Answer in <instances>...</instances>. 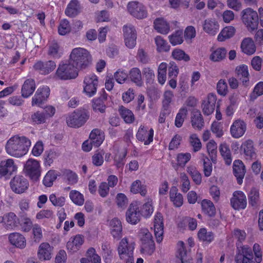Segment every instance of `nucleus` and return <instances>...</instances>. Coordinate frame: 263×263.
I'll return each instance as SVG.
<instances>
[{
    "mask_svg": "<svg viewBox=\"0 0 263 263\" xmlns=\"http://www.w3.org/2000/svg\"><path fill=\"white\" fill-rule=\"evenodd\" d=\"M5 224L7 229H13L17 226L18 218L15 213L10 212L5 215Z\"/></svg>",
    "mask_w": 263,
    "mask_h": 263,
    "instance_id": "nucleus-42",
    "label": "nucleus"
},
{
    "mask_svg": "<svg viewBox=\"0 0 263 263\" xmlns=\"http://www.w3.org/2000/svg\"><path fill=\"white\" fill-rule=\"evenodd\" d=\"M235 32V29L232 26H228L224 28L219 34L217 39L222 42L226 39L232 37Z\"/></svg>",
    "mask_w": 263,
    "mask_h": 263,
    "instance_id": "nucleus-50",
    "label": "nucleus"
},
{
    "mask_svg": "<svg viewBox=\"0 0 263 263\" xmlns=\"http://www.w3.org/2000/svg\"><path fill=\"white\" fill-rule=\"evenodd\" d=\"M227 50L224 48H218L214 50L210 55V59L214 62H218L225 58Z\"/></svg>",
    "mask_w": 263,
    "mask_h": 263,
    "instance_id": "nucleus-52",
    "label": "nucleus"
},
{
    "mask_svg": "<svg viewBox=\"0 0 263 263\" xmlns=\"http://www.w3.org/2000/svg\"><path fill=\"white\" fill-rule=\"evenodd\" d=\"M16 169L13 159L9 158L0 160V178L6 175H11Z\"/></svg>",
    "mask_w": 263,
    "mask_h": 263,
    "instance_id": "nucleus-19",
    "label": "nucleus"
},
{
    "mask_svg": "<svg viewBox=\"0 0 263 263\" xmlns=\"http://www.w3.org/2000/svg\"><path fill=\"white\" fill-rule=\"evenodd\" d=\"M174 95L171 90H166L163 95L162 108L167 112L170 110V107L173 101Z\"/></svg>",
    "mask_w": 263,
    "mask_h": 263,
    "instance_id": "nucleus-47",
    "label": "nucleus"
},
{
    "mask_svg": "<svg viewBox=\"0 0 263 263\" xmlns=\"http://www.w3.org/2000/svg\"><path fill=\"white\" fill-rule=\"evenodd\" d=\"M24 171L26 175L31 180L37 181L41 174V167L40 162L36 160L30 158L25 163Z\"/></svg>",
    "mask_w": 263,
    "mask_h": 263,
    "instance_id": "nucleus-7",
    "label": "nucleus"
},
{
    "mask_svg": "<svg viewBox=\"0 0 263 263\" xmlns=\"http://www.w3.org/2000/svg\"><path fill=\"white\" fill-rule=\"evenodd\" d=\"M84 242V238L81 235H77L73 237H71L67 242L66 247L67 250L71 252H76L79 250Z\"/></svg>",
    "mask_w": 263,
    "mask_h": 263,
    "instance_id": "nucleus-28",
    "label": "nucleus"
},
{
    "mask_svg": "<svg viewBox=\"0 0 263 263\" xmlns=\"http://www.w3.org/2000/svg\"><path fill=\"white\" fill-rule=\"evenodd\" d=\"M170 198L175 207H180L183 203V198L181 194L178 193L176 186H172L170 191Z\"/></svg>",
    "mask_w": 263,
    "mask_h": 263,
    "instance_id": "nucleus-35",
    "label": "nucleus"
},
{
    "mask_svg": "<svg viewBox=\"0 0 263 263\" xmlns=\"http://www.w3.org/2000/svg\"><path fill=\"white\" fill-rule=\"evenodd\" d=\"M189 142L193 147L194 152H197L201 149L202 147L201 142L196 134H193L190 135Z\"/></svg>",
    "mask_w": 263,
    "mask_h": 263,
    "instance_id": "nucleus-61",
    "label": "nucleus"
},
{
    "mask_svg": "<svg viewBox=\"0 0 263 263\" xmlns=\"http://www.w3.org/2000/svg\"><path fill=\"white\" fill-rule=\"evenodd\" d=\"M216 100V95L210 93L206 99L202 101L201 108L204 115L209 116L213 112Z\"/></svg>",
    "mask_w": 263,
    "mask_h": 263,
    "instance_id": "nucleus-23",
    "label": "nucleus"
},
{
    "mask_svg": "<svg viewBox=\"0 0 263 263\" xmlns=\"http://www.w3.org/2000/svg\"><path fill=\"white\" fill-rule=\"evenodd\" d=\"M231 204L235 210L245 209L247 204L246 195L241 191L234 192L231 199Z\"/></svg>",
    "mask_w": 263,
    "mask_h": 263,
    "instance_id": "nucleus-16",
    "label": "nucleus"
},
{
    "mask_svg": "<svg viewBox=\"0 0 263 263\" xmlns=\"http://www.w3.org/2000/svg\"><path fill=\"white\" fill-rule=\"evenodd\" d=\"M53 247L48 242L41 243L37 250V256L41 261L49 260L52 258Z\"/></svg>",
    "mask_w": 263,
    "mask_h": 263,
    "instance_id": "nucleus-17",
    "label": "nucleus"
},
{
    "mask_svg": "<svg viewBox=\"0 0 263 263\" xmlns=\"http://www.w3.org/2000/svg\"><path fill=\"white\" fill-rule=\"evenodd\" d=\"M63 176L67 180L68 183L73 185L77 183L78 177L76 173L70 170H66L63 172Z\"/></svg>",
    "mask_w": 263,
    "mask_h": 263,
    "instance_id": "nucleus-62",
    "label": "nucleus"
},
{
    "mask_svg": "<svg viewBox=\"0 0 263 263\" xmlns=\"http://www.w3.org/2000/svg\"><path fill=\"white\" fill-rule=\"evenodd\" d=\"M9 240L12 245L20 249H23L26 247V238L19 233H11L9 236Z\"/></svg>",
    "mask_w": 263,
    "mask_h": 263,
    "instance_id": "nucleus-31",
    "label": "nucleus"
},
{
    "mask_svg": "<svg viewBox=\"0 0 263 263\" xmlns=\"http://www.w3.org/2000/svg\"><path fill=\"white\" fill-rule=\"evenodd\" d=\"M89 114L85 110H77L66 118L68 126L78 128L82 126L89 119Z\"/></svg>",
    "mask_w": 263,
    "mask_h": 263,
    "instance_id": "nucleus-6",
    "label": "nucleus"
},
{
    "mask_svg": "<svg viewBox=\"0 0 263 263\" xmlns=\"http://www.w3.org/2000/svg\"><path fill=\"white\" fill-rule=\"evenodd\" d=\"M217 144L213 140H210L206 145L207 150L212 161L216 162L217 156Z\"/></svg>",
    "mask_w": 263,
    "mask_h": 263,
    "instance_id": "nucleus-54",
    "label": "nucleus"
},
{
    "mask_svg": "<svg viewBox=\"0 0 263 263\" xmlns=\"http://www.w3.org/2000/svg\"><path fill=\"white\" fill-rule=\"evenodd\" d=\"M168 39L171 44L173 46L182 44L183 42V31L181 30L176 31L168 36Z\"/></svg>",
    "mask_w": 263,
    "mask_h": 263,
    "instance_id": "nucleus-51",
    "label": "nucleus"
},
{
    "mask_svg": "<svg viewBox=\"0 0 263 263\" xmlns=\"http://www.w3.org/2000/svg\"><path fill=\"white\" fill-rule=\"evenodd\" d=\"M172 55L176 60L184 62H188L190 60V56L185 53L183 50L180 49H175L172 52Z\"/></svg>",
    "mask_w": 263,
    "mask_h": 263,
    "instance_id": "nucleus-58",
    "label": "nucleus"
},
{
    "mask_svg": "<svg viewBox=\"0 0 263 263\" xmlns=\"http://www.w3.org/2000/svg\"><path fill=\"white\" fill-rule=\"evenodd\" d=\"M48 54L53 58L59 59L62 54L61 49L58 43L53 40L48 43Z\"/></svg>",
    "mask_w": 263,
    "mask_h": 263,
    "instance_id": "nucleus-38",
    "label": "nucleus"
},
{
    "mask_svg": "<svg viewBox=\"0 0 263 263\" xmlns=\"http://www.w3.org/2000/svg\"><path fill=\"white\" fill-rule=\"evenodd\" d=\"M233 173L237 179V183L241 184L244 178L246 170L245 166L240 160H236L233 162Z\"/></svg>",
    "mask_w": 263,
    "mask_h": 263,
    "instance_id": "nucleus-26",
    "label": "nucleus"
},
{
    "mask_svg": "<svg viewBox=\"0 0 263 263\" xmlns=\"http://www.w3.org/2000/svg\"><path fill=\"white\" fill-rule=\"evenodd\" d=\"M135 243L129 241L126 237L121 240L118 246L117 251L121 259L134 257V250Z\"/></svg>",
    "mask_w": 263,
    "mask_h": 263,
    "instance_id": "nucleus-8",
    "label": "nucleus"
},
{
    "mask_svg": "<svg viewBox=\"0 0 263 263\" xmlns=\"http://www.w3.org/2000/svg\"><path fill=\"white\" fill-rule=\"evenodd\" d=\"M187 172L191 175L193 181L196 184L199 185L201 182V175L194 166L187 167Z\"/></svg>",
    "mask_w": 263,
    "mask_h": 263,
    "instance_id": "nucleus-57",
    "label": "nucleus"
},
{
    "mask_svg": "<svg viewBox=\"0 0 263 263\" xmlns=\"http://www.w3.org/2000/svg\"><path fill=\"white\" fill-rule=\"evenodd\" d=\"M110 233L115 239L119 240L122 236V226L121 221L115 218L110 221Z\"/></svg>",
    "mask_w": 263,
    "mask_h": 263,
    "instance_id": "nucleus-29",
    "label": "nucleus"
},
{
    "mask_svg": "<svg viewBox=\"0 0 263 263\" xmlns=\"http://www.w3.org/2000/svg\"><path fill=\"white\" fill-rule=\"evenodd\" d=\"M155 41L159 52H167L170 50V46L161 36H157Z\"/></svg>",
    "mask_w": 263,
    "mask_h": 263,
    "instance_id": "nucleus-53",
    "label": "nucleus"
},
{
    "mask_svg": "<svg viewBox=\"0 0 263 263\" xmlns=\"http://www.w3.org/2000/svg\"><path fill=\"white\" fill-rule=\"evenodd\" d=\"M246 130V124L240 120H236L230 128V132L232 136L235 138H239L242 137Z\"/></svg>",
    "mask_w": 263,
    "mask_h": 263,
    "instance_id": "nucleus-25",
    "label": "nucleus"
},
{
    "mask_svg": "<svg viewBox=\"0 0 263 263\" xmlns=\"http://www.w3.org/2000/svg\"><path fill=\"white\" fill-rule=\"evenodd\" d=\"M33 69L40 74L46 75L54 70L56 67L55 63L51 60L47 61H38L34 64Z\"/></svg>",
    "mask_w": 263,
    "mask_h": 263,
    "instance_id": "nucleus-14",
    "label": "nucleus"
},
{
    "mask_svg": "<svg viewBox=\"0 0 263 263\" xmlns=\"http://www.w3.org/2000/svg\"><path fill=\"white\" fill-rule=\"evenodd\" d=\"M57 178V175L54 170L49 171L43 180L44 185L47 187H50L53 185V182Z\"/></svg>",
    "mask_w": 263,
    "mask_h": 263,
    "instance_id": "nucleus-59",
    "label": "nucleus"
},
{
    "mask_svg": "<svg viewBox=\"0 0 263 263\" xmlns=\"http://www.w3.org/2000/svg\"><path fill=\"white\" fill-rule=\"evenodd\" d=\"M141 218V214L137 205L131 203L126 213V220L132 224H136Z\"/></svg>",
    "mask_w": 263,
    "mask_h": 263,
    "instance_id": "nucleus-21",
    "label": "nucleus"
},
{
    "mask_svg": "<svg viewBox=\"0 0 263 263\" xmlns=\"http://www.w3.org/2000/svg\"><path fill=\"white\" fill-rule=\"evenodd\" d=\"M102 250L103 251V258L105 263H110L113 258V251L111 249L110 245L105 242L102 246Z\"/></svg>",
    "mask_w": 263,
    "mask_h": 263,
    "instance_id": "nucleus-48",
    "label": "nucleus"
},
{
    "mask_svg": "<svg viewBox=\"0 0 263 263\" xmlns=\"http://www.w3.org/2000/svg\"><path fill=\"white\" fill-rule=\"evenodd\" d=\"M81 7L78 0H71L68 4L65 11V14L73 17L78 15L80 12Z\"/></svg>",
    "mask_w": 263,
    "mask_h": 263,
    "instance_id": "nucleus-36",
    "label": "nucleus"
},
{
    "mask_svg": "<svg viewBox=\"0 0 263 263\" xmlns=\"http://www.w3.org/2000/svg\"><path fill=\"white\" fill-rule=\"evenodd\" d=\"M163 217L161 213H157L154 221V229L156 241L158 243L161 242L163 240Z\"/></svg>",
    "mask_w": 263,
    "mask_h": 263,
    "instance_id": "nucleus-18",
    "label": "nucleus"
},
{
    "mask_svg": "<svg viewBox=\"0 0 263 263\" xmlns=\"http://www.w3.org/2000/svg\"><path fill=\"white\" fill-rule=\"evenodd\" d=\"M192 126L198 130H201L204 125V122L201 112L198 110H194L191 117Z\"/></svg>",
    "mask_w": 263,
    "mask_h": 263,
    "instance_id": "nucleus-39",
    "label": "nucleus"
},
{
    "mask_svg": "<svg viewBox=\"0 0 263 263\" xmlns=\"http://www.w3.org/2000/svg\"><path fill=\"white\" fill-rule=\"evenodd\" d=\"M235 72L237 78L241 81L243 85H246L249 81L248 66L244 64L238 66L235 69Z\"/></svg>",
    "mask_w": 263,
    "mask_h": 263,
    "instance_id": "nucleus-34",
    "label": "nucleus"
},
{
    "mask_svg": "<svg viewBox=\"0 0 263 263\" xmlns=\"http://www.w3.org/2000/svg\"><path fill=\"white\" fill-rule=\"evenodd\" d=\"M31 146V141L25 136L15 135L11 137L6 142L5 150L10 156L21 158L28 152Z\"/></svg>",
    "mask_w": 263,
    "mask_h": 263,
    "instance_id": "nucleus-2",
    "label": "nucleus"
},
{
    "mask_svg": "<svg viewBox=\"0 0 263 263\" xmlns=\"http://www.w3.org/2000/svg\"><path fill=\"white\" fill-rule=\"evenodd\" d=\"M91 144L95 147H99L104 140V134L103 132L98 128L93 129L89 135Z\"/></svg>",
    "mask_w": 263,
    "mask_h": 263,
    "instance_id": "nucleus-33",
    "label": "nucleus"
},
{
    "mask_svg": "<svg viewBox=\"0 0 263 263\" xmlns=\"http://www.w3.org/2000/svg\"><path fill=\"white\" fill-rule=\"evenodd\" d=\"M139 237L140 240L141 253L151 256L155 252L156 247L152 234L146 229H141Z\"/></svg>",
    "mask_w": 263,
    "mask_h": 263,
    "instance_id": "nucleus-4",
    "label": "nucleus"
},
{
    "mask_svg": "<svg viewBox=\"0 0 263 263\" xmlns=\"http://www.w3.org/2000/svg\"><path fill=\"white\" fill-rule=\"evenodd\" d=\"M187 109L185 108H181L177 114L175 120V125L177 127H181L187 115Z\"/></svg>",
    "mask_w": 263,
    "mask_h": 263,
    "instance_id": "nucleus-60",
    "label": "nucleus"
},
{
    "mask_svg": "<svg viewBox=\"0 0 263 263\" xmlns=\"http://www.w3.org/2000/svg\"><path fill=\"white\" fill-rule=\"evenodd\" d=\"M78 76V69L69 61L60 63L55 74L56 79L60 80L74 79Z\"/></svg>",
    "mask_w": 263,
    "mask_h": 263,
    "instance_id": "nucleus-5",
    "label": "nucleus"
},
{
    "mask_svg": "<svg viewBox=\"0 0 263 263\" xmlns=\"http://www.w3.org/2000/svg\"><path fill=\"white\" fill-rule=\"evenodd\" d=\"M154 130L143 126H140L136 134V137L139 141L143 142L145 145L149 144L153 140Z\"/></svg>",
    "mask_w": 263,
    "mask_h": 263,
    "instance_id": "nucleus-20",
    "label": "nucleus"
},
{
    "mask_svg": "<svg viewBox=\"0 0 263 263\" xmlns=\"http://www.w3.org/2000/svg\"><path fill=\"white\" fill-rule=\"evenodd\" d=\"M58 31L60 35H65L70 31L69 22L67 20H63L60 22L58 28Z\"/></svg>",
    "mask_w": 263,
    "mask_h": 263,
    "instance_id": "nucleus-64",
    "label": "nucleus"
},
{
    "mask_svg": "<svg viewBox=\"0 0 263 263\" xmlns=\"http://www.w3.org/2000/svg\"><path fill=\"white\" fill-rule=\"evenodd\" d=\"M233 237L237 240V251L235 256L236 263H255L253 260V253L250 247L243 246L242 242L246 238L245 231L238 229H235L233 232Z\"/></svg>",
    "mask_w": 263,
    "mask_h": 263,
    "instance_id": "nucleus-1",
    "label": "nucleus"
},
{
    "mask_svg": "<svg viewBox=\"0 0 263 263\" xmlns=\"http://www.w3.org/2000/svg\"><path fill=\"white\" fill-rule=\"evenodd\" d=\"M128 12L134 17L143 19L147 17V12L146 7L141 3L132 1L127 4Z\"/></svg>",
    "mask_w": 263,
    "mask_h": 263,
    "instance_id": "nucleus-12",
    "label": "nucleus"
},
{
    "mask_svg": "<svg viewBox=\"0 0 263 263\" xmlns=\"http://www.w3.org/2000/svg\"><path fill=\"white\" fill-rule=\"evenodd\" d=\"M98 79L95 74L86 76L83 82V92L88 97H92L96 95L98 86Z\"/></svg>",
    "mask_w": 263,
    "mask_h": 263,
    "instance_id": "nucleus-10",
    "label": "nucleus"
},
{
    "mask_svg": "<svg viewBox=\"0 0 263 263\" xmlns=\"http://www.w3.org/2000/svg\"><path fill=\"white\" fill-rule=\"evenodd\" d=\"M69 61L77 69H84L91 63V57L89 52L82 48L73 49Z\"/></svg>",
    "mask_w": 263,
    "mask_h": 263,
    "instance_id": "nucleus-3",
    "label": "nucleus"
},
{
    "mask_svg": "<svg viewBox=\"0 0 263 263\" xmlns=\"http://www.w3.org/2000/svg\"><path fill=\"white\" fill-rule=\"evenodd\" d=\"M127 153L125 151L117 152L114 156V165L116 167L122 170L125 163V157Z\"/></svg>",
    "mask_w": 263,
    "mask_h": 263,
    "instance_id": "nucleus-46",
    "label": "nucleus"
},
{
    "mask_svg": "<svg viewBox=\"0 0 263 263\" xmlns=\"http://www.w3.org/2000/svg\"><path fill=\"white\" fill-rule=\"evenodd\" d=\"M119 112L121 117L126 123H132L134 121V115L129 109L121 106L119 109Z\"/></svg>",
    "mask_w": 263,
    "mask_h": 263,
    "instance_id": "nucleus-49",
    "label": "nucleus"
},
{
    "mask_svg": "<svg viewBox=\"0 0 263 263\" xmlns=\"http://www.w3.org/2000/svg\"><path fill=\"white\" fill-rule=\"evenodd\" d=\"M130 191L134 194L139 193L142 196H145L147 194L146 186L142 184L139 180L133 182L130 187Z\"/></svg>",
    "mask_w": 263,
    "mask_h": 263,
    "instance_id": "nucleus-41",
    "label": "nucleus"
},
{
    "mask_svg": "<svg viewBox=\"0 0 263 263\" xmlns=\"http://www.w3.org/2000/svg\"><path fill=\"white\" fill-rule=\"evenodd\" d=\"M242 20L249 30H253L258 25V16L256 11L250 8L244 9L241 12Z\"/></svg>",
    "mask_w": 263,
    "mask_h": 263,
    "instance_id": "nucleus-9",
    "label": "nucleus"
},
{
    "mask_svg": "<svg viewBox=\"0 0 263 263\" xmlns=\"http://www.w3.org/2000/svg\"><path fill=\"white\" fill-rule=\"evenodd\" d=\"M181 189L182 192L186 193L191 188L190 181L187 176L184 173L180 175Z\"/></svg>",
    "mask_w": 263,
    "mask_h": 263,
    "instance_id": "nucleus-63",
    "label": "nucleus"
},
{
    "mask_svg": "<svg viewBox=\"0 0 263 263\" xmlns=\"http://www.w3.org/2000/svg\"><path fill=\"white\" fill-rule=\"evenodd\" d=\"M249 203L252 206H256L259 200V191L252 188L248 195Z\"/></svg>",
    "mask_w": 263,
    "mask_h": 263,
    "instance_id": "nucleus-55",
    "label": "nucleus"
},
{
    "mask_svg": "<svg viewBox=\"0 0 263 263\" xmlns=\"http://www.w3.org/2000/svg\"><path fill=\"white\" fill-rule=\"evenodd\" d=\"M201 206L203 213L210 217L214 216L216 213V209L213 203L207 199L201 202Z\"/></svg>",
    "mask_w": 263,
    "mask_h": 263,
    "instance_id": "nucleus-43",
    "label": "nucleus"
},
{
    "mask_svg": "<svg viewBox=\"0 0 263 263\" xmlns=\"http://www.w3.org/2000/svg\"><path fill=\"white\" fill-rule=\"evenodd\" d=\"M124 42L126 46L132 49L136 45L137 32L134 26L127 24L123 27Z\"/></svg>",
    "mask_w": 263,
    "mask_h": 263,
    "instance_id": "nucleus-11",
    "label": "nucleus"
},
{
    "mask_svg": "<svg viewBox=\"0 0 263 263\" xmlns=\"http://www.w3.org/2000/svg\"><path fill=\"white\" fill-rule=\"evenodd\" d=\"M154 24L155 29L162 34H166L170 31V26L163 18H156L154 22Z\"/></svg>",
    "mask_w": 263,
    "mask_h": 263,
    "instance_id": "nucleus-40",
    "label": "nucleus"
},
{
    "mask_svg": "<svg viewBox=\"0 0 263 263\" xmlns=\"http://www.w3.org/2000/svg\"><path fill=\"white\" fill-rule=\"evenodd\" d=\"M10 184L12 190L16 194L24 193L29 186L28 180L23 176L20 175L14 177L11 179Z\"/></svg>",
    "mask_w": 263,
    "mask_h": 263,
    "instance_id": "nucleus-13",
    "label": "nucleus"
},
{
    "mask_svg": "<svg viewBox=\"0 0 263 263\" xmlns=\"http://www.w3.org/2000/svg\"><path fill=\"white\" fill-rule=\"evenodd\" d=\"M241 153L244 154L247 159H253L256 157V149L254 146L253 141L247 140L241 144L240 147Z\"/></svg>",
    "mask_w": 263,
    "mask_h": 263,
    "instance_id": "nucleus-22",
    "label": "nucleus"
},
{
    "mask_svg": "<svg viewBox=\"0 0 263 263\" xmlns=\"http://www.w3.org/2000/svg\"><path fill=\"white\" fill-rule=\"evenodd\" d=\"M36 88L35 83L33 79H27L22 85L21 96L24 98H27L32 95Z\"/></svg>",
    "mask_w": 263,
    "mask_h": 263,
    "instance_id": "nucleus-30",
    "label": "nucleus"
},
{
    "mask_svg": "<svg viewBox=\"0 0 263 263\" xmlns=\"http://www.w3.org/2000/svg\"><path fill=\"white\" fill-rule=\"evenodd\" d=\"M240 48L244 53L250 55L256 51V46L253 40L250 37L245 38L241 42Z\"/></svg>",
    "mask_w": 263,
    "mask_h": 263,
    "instance_id": "nucleus-32",
    "label": "nucleus"
},
{
    "mask_svg": "<svg viewBox=\"0 0 263 263\" xmlns=\"http://www.w3.org/2000/svg\"><path fill=\"white\" fill-rule=\"evenodd\" d=\"M198 237L200 240L206 243H211L214 239V234L211 231H208L205 228L199 230Z\"/></svg>",
    "mask_w": 263,
    "mask_h": 263,
    "instance_id": "nucleus-45",
    "label": "nucleus"
},
{
    "mask_svg": "<svg viewBox=\"0 0 263 263\" xmlns=\"http://www.w3.org/2000/svg\"><path fill=\"white\" fill-rule=\"evenodd\" d=\"M219 152L225 161V163L228 165H230L232 161L231 153L229 146L226 143L220 144Z\"/></svg>",
    "mask_w": 263,
    "mask_h": 263,
    "instance_id": "nucleus-44",
    "label": "nucleus"
},
{
    "mask_svg": "<svg viewBox=\"0 0 263 263\" xmlns=\"http://www.w3.org/2000/svg\"><path fill=\"white\" fill-rule=\"evenodd\" d=\"M69 197L72 201L78 205H82L84 202V198L83 194L76 190H72L69 193Z\"/></svg>",
    "mask_w": 263,
    "mask_h": 263,
    "instance_id": "nucleus-56",
    "label": "nucleus"
},
{
    "mask_svg": "<svg viewBox=\"0 0 263 263\" xmlns=\"http://www.w3.org/2000/svg\"><path fill=\"white\" fill-rule=\"evenodd\" d=\"M130 81L138 86H142L143 82L142 79V74L140 70L137 67L132 68L128 75Z\"/></svg>",
    "mask_w": 263,
    "mask_h": 263,
    "instance_id": "nucleus-37",
    "label": "nucleus"
},
{
    "mask_svg": "<svg viewBox=\"0 0 263 263\" xmlns=\"http://www.w3.org/2000/svg\"><path fill=\"white\" fill-rule=\"evenodd\" d=\"M50 95L49 87L46 86L39 87L32 98V105L40 106Z\"/></svg>",
    "mask_w": 263,
    "mask_h": 263,
    "instance_id": "nucleus-15",
    "label": "nucleus"
},
{
    "mask_svg": "<svg viewBox=\"0 0 263 263\" xmlns=\"http://www.w3.org/2000/svg\"><path fill=\"white\" fill-rule=\"evenodd\" d=\"M107 94L103 90L102 93L100 97L92 100L93 110L96 112L104 113L106 108L105 102L107 101Z\"/></svg>",
    "mask_w": 263,
    "mask_h": 263,
    "instance_id": "nucleus-24",
    "label": "nucleus"
},
{
    "mask_svg": "<svg viewBox=\"0 0 263 263\" xmlns=\"http://www.w3.org/2000/svg\"><path fill=\"white\" fill-rule=\"evenodd\" d=\"M219 28L218 22L214 18H208L204 20L203 24V30L212 35H215L218 32Z\"/></svg>",
    "mask_w": 263,
    "mask_h": 263,
    "instance_id": "nucleus-27",
    "label": "nucleus"
}]
</instances>
